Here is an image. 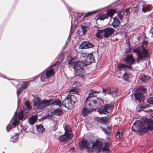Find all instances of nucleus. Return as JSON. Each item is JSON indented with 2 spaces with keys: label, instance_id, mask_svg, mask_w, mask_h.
I'll list each match as a JSON object with an SVG mask.
<instances>
[{
  "label": "nucleus",
  "instance_id": "f257e3e1",
  "mask_svg": "<svg viewBox=\"0 0 153 153\" xmlns=\"http://www.w3.org/2000/svg\"><path fill=\"white\" fill-rule=\"evenodd\" d=\"M79 146L80 149H85L88 152L91 153L95 151L100 152L102 149V143L98 140L93 143L91 140L87 141L82 139L81 141L79 143Z\"/></svg>",
  "mask_w": 153,
  "mask_h": 153
},
{
  "label": "nucleus",
  "instance_id": "f03ea898",
  "mask_svg": "<svg viewBox=\"0 0 153 153\" xmlns=\"http://www.w3.org/2000/svg\"><path fill=\"white\" fill-rule=\"evenodd\" d=\"M52 100V99H44L41 101L39 97H34L33 99L34 108L36 110H39L40 111H41L46 107L50 105Z\"/></svg>",
  "mask_w": 153,
  "mask_h": 153
},
{
  "label": "nucleus",
  "instance_id": "7ed1b4c3",
  "mask_svg": "<svg viewBox=\"0 0 153 153\" xmlns=\"http://www.w3.org/2000/svg\"><path fill=\"white\" fill-rule=\"evenodd\" d=\"M133 52L135 53L137 56V62L143 61L149 56V51L143 46L134 49Z\"/></svg>",
  "mask_w": 153,
  "mask_h": 153
},
{
  "label": "nucleus",
  "instance_id": "20e7f679",
  "mask_svg": "<svg viewBox=\"0 0 153 153\" xmlns=\"http://www.w3.org/2000/svg\"><path fill=\"white\" fill-rule=\"evenodd\" d=\"M16 113L17 112L16 111L12 119V122L11 123H10L6 127L7 131L8 132L12 129L13 127H15L16 126H17L18 130H20L21 132H25L27 128V126H24V128H23L22 126L19 125V121L16 117Z\"/></svg>",
  "mask_w": 153,
  "mask_h": 153
},
{
  "label": "nucleus",
  "instance_id": "39448f33",
  "mask_svg": "<svg viewBox=\"0 0 153 153\" xmlns=\"http://www.w3.org/2000/svg\"><path fill=\"white\" fill-rule=\"evenodd\" d=\"M86 65L83 61H79L76 62V64L73 68L74 69V75L75 76H79L83 79L85 76L83 74L84 73V67Z\"/></svg>",
  "mask_w": 153,
  "mask_h": 153
},
{
  "label": "nucleus",
  "instance_id": "423d86ee",
  "mask_svg": "<svg viewBox=\"0 0 153 153\" xmlns=\"http://www.w3.org/2000/svg\"><path fill=\"white\" fill-rule=\"evenodd\" d=\"M132 130L139 135H143L146 133L147 129L143 123L139 120L134 122L132 127Z\"/></svg>",
  "mask_w": 153,
  "mask_h": 153
},
{
  "label": "nucleus",
  "instance_id": "0eeeda50",
  "mask_svg": "<svg viewBox=\"0 0 153 153\" xmlns=\"http://www.w3.org/2000/svg\"><path fill=\"white\" fill-rule=\"evenodd\" d=\"M60 63L59 61H57L56 63L51 65L44 71L45 73V75L47 77L49 78L54 76L55 71H56L58 68V65L60 64Z\"/></svg>",
  "mask_w": 153,
  "mask_h": 153
},
{
  "label": "nucleus",
  "instance_id": "6e6552de",
  "mask_svg": "<svg viewBox=\"0 0 153 153\" xmlns=\"http://www.w3.org/2000/svg\"><path fill=\"white\" fill-rule=\"evenodd\" d=\"M70 97H71V98L66 97L63 101V106L65 107H71L73 106L72 102H73L74 104L75 103V102L72 100L71 99V98L74 97L73 95H71Z\"/></svg>",
  "mask_w": 153,
  "mask_h": 153
},
{
  "label": "nucleus",
  "instance_id": "1a4fd4ad",
  "mask_svg": "<svg viewBox=\"0 0 153 153\" xmlns=\"http://www.w3.org/2000/svg\"><path fill=\"white\" fill-rule=\"evenodd\" d=\"M82 56L85 57L86 56L85 61L84 62L86 65L94 62L95 61L94 57L92 54L88 53L83 54Z\"/></svg>",
  "mask_w": 153,
  "mask_h": 153
},
{
  "label": "nucleus",
  "instance_id": "9d476101",
  "mask_svg": "<svg viewBox=\"0 0 153 153\" xmlns=\"http://www.w3.org/2000/svg\"><path fill=\"white\" fill-rule=\"evenodd\" d=\"M124 60L126 64H128L130 66L134 63L135 61L132 55H127L124 58Z\"/></svg>",
  "mask_w": 153,
  "mask_h": 153
},
{
  "label": "nucleus",
  "instance_id": "9b49d317",
  "mask_svg": "<svg viewBox=\"0 0 153 153\" xmlns=\"http://www.w3.org/2000/svg\"><path fill=\"white\" fill-rule=\"evenodd\" d=\"M95 110L94 108L91 107V108H87L85 106L82 108L81 112L83 116H87L91 112Z\"/></svg>",
  "mask_w": 153,
  "mask_h": 153
},
{
  "label": "nucleus",
  "instance_id": "f8f14e48",
  "mask_svg": "<svg viewBox=\"0 0 153 153\" xmlns=\"http://www.w3.org/2000/svg\"><path fill=\"white\" fill-rule=\"evenodd\" d=\"M104 37L107 38L114 34V30L111 27H107L104 29Z\"/></svg>",
  "mask_w": 153,
  "mask_h": 153
},
{
  "label": "nucleus",
  "instance_id": "ddd939ff",
  "mask_svg": "<svg viewBox=\"0 0 153 153\" xmlns=\"http://www.w3.org/2000/svg\"><path fill=\"white\" fill-rule=\"evenodd\" d=\"M73 136V133H70L67 135L64 134L60 136L59 139L60 141L62 142H65L67 141L68 139H71Z\"/></svg>",
  "mask_w": 153,
  "mask_h": 153
},
{
  "label": "nucleus",
  "instance_id": "4468645a",
  "mask_svg": "<svg viewBox=\"0 0 153 153\" xmlns=\"http://www.w3.org/2000/svg\"><path fill=\"white\" fill-rule=\"evenodd\" d=\"M80 46L82 49H87L93 47L94 45L88 41L83 42L80 45Z\"/></svg>",
  "mask_w": 153,
  "mask_h": 153
},
{
  "label": "nucleus",
  "instance_id": "2eb2a0df",
  "mask_svg": "<svg viewBox=\"0 0 153 153\" xmlns=\"http://www.w3.org/2000/svg\"><path fill=\"white\" fill-rule=\"evenodd\" d=\"M117 66L119 70L120 71H126V69L127 68L129 69L130 70H132V69L131 66L123 63H120L117 65Z\"/></svg>",
  "mask_w": 153,
  "mask_h": 153
},
{
  "label": "nucleus",
  "instance_id": "dca6fc26",
  "mask_svg": "<svg viewBox=\"0 0 153 153\" xmlns=\"http://www.w3.org/2000/svg\"><path fill=\"white\" fill-rule=\"evenodd\" d=\"M144 122L149 129L153 130V120L151 119L146 118L144 120Z\"/></svg>",
  "mask_w": 153,
  "mask_h": 153
},
{
  "label": "nucleus",
  "instance_id": "f3484780",
  "mask_svg": "<svg viewBox=\"0 0 153 153\" xmlns=\"http://www.w3.org/2000/svg\"><path fill=\"white\" fill-rule=\"evenodd\" d=\"M135 93L134 94L135 99L137 100L138 102H141L143 101L144 96L143 94L141 92H139L137 91H135Z\"/></svg>",
  "mask_w": 153,
  "mask_h": 153
},
{
  "label": "nucleus",
  "instance_id": "a211bd4d",
  "mask_svg": "<svg viewBox=\"0 0 153 153\" xmlns=\"http://www.w3.org/2000/svg\"><path fill=\"white\" fill-rule=\"evenodd\" d=\"M91 98L89 97H87L86 98L85 100L84 101V106L87 107V108H91L92 107V100H90Z\"/></svg>",
  "mask_w": 153,
  "mask_h": 153
},
{
  "label": "nucleus",
  "instance_id": "6ab92c4d",
  "mask_svg": "<svg viewBox=\"0 0 153 153\" xmlns=\"http://www.w3.org/2000/svg\"><path fill=\"white\" fill-rule=\"evenodd\" d=\"M104 35L105 33L104 29L101 30L98 29L97 30L95 36L98 38L101 39L102 38V36H103L104 37Z\"/></svg>",
  "mask_w": 153,
  "mask_h": 153
},
{
  "label": "nucleus",
  "instance_id": "aec40b11",
  "mask_svg": "<svg viewBox=\"0 0 153 153\" xmlns=\"http://www.w3.org/2000/svg\"><path fill=\"white\" fill-rule=\"evenodd\" d=\"M37 77L40 78L42 82H46L48 79V78L45 75V73L44 71L39 74Z\"/></svg>",
  "mask_w": 153,
  "mask_h": 153
},
{
  "label": "nucleus",
  "instance_id": "412c9836",
  "mask_svg": "<svg viewBox=\"0 0 153 153\" xmlns=\"http://www.w3.org/2000/svg\"><path fill=\"white\" fill-rule=\"evenodd\" d=\"M38 116L37 115H33L31 117L29 121V123L32 125H33L37 119Z\"/></svg>",
  "mask_w": 153,
  "mask_h": 153
},
{
  "label": "nucleus",
  "instance_id": "4be33fe9",
  "mask_svg": "<svg viewBox=\"0 0 153 153\" xmlns=\"http://www.w3.org/2000/svg\"><path fill=\"white\" fill-rule=\"evenodd\" d=\"M120 24V21L119 19L116 17H114V21L112 23L113 27L115 28H116L118 27Z\"/></svg>",
  "mask_w": 153,
  "mask_h": 153
},
{
  "label": "nucleus",
  "instance_id": "5701e85b",
  "mask_svg": "<svg viewBox=\"0 0 153 153\" xmlns=\"http://www.w3.org/2000/svg\"><path fill=\"white\" fill-rule=\"evenodd\" d=\"M117 88L116 87L111 88V95H112L113 97L115 98L117 97Z\"/></svg>",
  "mask_w": 153,
  "mask_h": 153
},
{
  "label": "nucleus",
  "instance_id": "b1692460",
  "mask_svg": "<svg viewBox=\"0 0 153 153\" xmlns=\"http://www.w3.org/2000/svg\"><path fill=\"white\" fill-rule=\"evenodd\" d=\"M110 146V145L109 143L105 142V146L102 149V152H106L107 153L109 152H110L109 148Z\"/></svg>",
  "mask_w": 153,
  "mask_h": 153
},
{
  "label": "nucleus",
  "instance_id": "393cba45",
  "mask_svg": "<svg viewBox=\"0 0 153 153\" xmlns=\"http://www.w3.org/2000/svg\"><path fill=\"white\" fill-rule=\"evenodd\" d=\"M68 61V64L70 65V67H72L74 68L76 64V62H77L76 61L75 59L73 57H71L70 60Z\"/></svg>",
  "mask_w": 153,
  "mask_h": 153
},
{
  "label": "nucleus",
  "instance_id": "a878e982",
  "mask_svg": "<svg viewBox=\"0 0 153 153\" xmlns=\"http://www.w3.org/2000/svg\"><path fill=\"white\" fill-rule=\"evenodd\" d=\"M116 13V10L115 9H110L108 10L107 11L106 13L108 15V17L110 16L112 17L113 16L114 14Z\"/></svg>",
  "mask_w": 153,
  "mask_h": 153
},
{
  "label": "nucleus",
  "instance_id": "bb28decb",
  "mask_svg": "<svg viewBox=\"0 0 153 153\" xmlns=\"http://www.w3.org/2000/svg\"><path fill=\"white\" fill-rule=\"evenodd\" d=\"M51 104L53 105H57L59 107L63 106V102H62L59 100H55L52 102H51Z\"/></svg>",
  "mask_w": 153,
  "mask_h": 153
},
{
  "label": "nucleus",
  "instance_id": "cd10ccee",
  "mask_svg": "<svg viewBox=\"0 0 153 153\" xmlns=\"http://www.w3.org/2000/svg\"><path fill=\"white\" fill-rule=\"evenodd\" d=\"M102 92L100 90L95 91L94 89L91 90V92L89 93L88 97L91 98L94 96V94H99Z\"/></svg>",
  "mask_w": 153,
  "mask_h": 153
},
{
  "label": "nucleus",
  "instance_id": "c85d7f7f",
  "mask_svg": "<svg viewBox=\"0 0 153 153\" xmlns=\"http://www.w3.org/2000/svg\"><path fill=\"white\" fill-rule=\"evenodd\" d=\"M70 92H74V94H79V90L78 89L77 87H72L70 90Z\"/></svg>",
  "mask_w": 153,
  "mask_h": 153
},
{
  "label": "nucleus",
  "instance_id": "c756f323",
  "mask_svg": "<svg viewBox=\"0 0 153 153\" xmlns=\"http://www.w3.org/2000/svg\"><path fill=\"white\" fill-rule=\"evenodd\" d=\"M62 113L61 110L59 108L55 109L53 111V114L56 116H60L62 114Z\"/></svg>",
  "mask_w": 153,
  "mask_h": 153
},
{
  "label": "nucleus",
  "instance_id": "7c9ffc66",
  "mask_svg": "<svg viewBox=\"0 0 153 153\" xmlns=\"http://www.w3.org/2000/svg\"><path fill=\"white\" fill-rule=\"evenodd\" d=\"M23 108H27L28 110H30L31 108V106L30 105V102L28 101H26L23 106Z\"/></svg>",
  "mask_w": 153,
  "mask_h": 153
},
{
  "label": "nucleus",
  "instance_id": "2f4dec72",
  "mask_svg": "<svg viewBox=\"0 0 153 153\" xmlns=\"http://www.w3.org/2000/svg\"><path fill=\"white\" fill-rule=\"evenodd\" d=\"M123 135V132L121 130H119L115 135V137L116 139H118L122 137Z\"/></svg>",
  "mask_w": 153,
  "mask_h": 153
},
{
  "label": "nucleus",
  "instance_id": "473e14b6",
  "mask_svg": "<svg viewBox=\"0 0 153 153\" xmlns=\"http://www.w3.org/2000/svg\"><path fill=\"white\" fill-rule=\"evenodd\" d=\"M131 76L130 74L125 73L123 75V78L126 81L128 82L129 78Z\"/></svg>",
  "mask_w": 153,
  "mask_h": 153
},
{
  "label": "nucleus",
  "instance_id": "72a5a7b5",
  "mask_svg": "<svg viewBox=\"0 0 153 153\" xmlns=\"http://www.w3.org/2000/svg\"><path fill=\"white\" fill-rule=\"evenodd\" d=\"M108 117H102L101 118L97 117V118L98 120H99L100 122L103 123H106L108 120Z\"/></svg>",
  "mask_w": 153,
  "mask_h": 153
},
{
  "label": "nucleus",
  "instance_id": "f704fd0d",
  "mask_svg": "<svg viewBox=\"0 0 153 153\" xmlns=\"http://www.w3.org/2000/svg\"><path fill=\"white\" fill-rule=\"evenodd\" d=\"M135 91H137L139 92H141L143 94L146 93V88L145 87H141L137 89H136Z\"/></svg>",
  "mask_w": 153,
  "mask_h": 153
},
{
  "label": "nucleus",
  "instance_id": "c9c22d12",
  "mask_svg": "<svg viewBox=\"0 0 153 153\" xmlns=\"http://www.w3.org/2000/svg\"><path fill=\"white\" fill-rule=\"evenodd\" d=\"M103 107L106 112L108 110H111L114 108V106L112 104L106 105Z\"/></svg>",
  "mask_w": 153,
  "mask_h": 153
},
{
  "label": "nucleus",
  "instance_id": "e433bc0d",
  "mask_svg": "<svg viewBox=\"0 0 153 153\" xmlns=\"http://www.w3.org/2000/svg\"><path fill=\"white\" fill-rule=\"evenodd\" d=\"M102 92L105 93V95L106 94H108L111 95V88L108 87L106 89H104L103 87H102Z\"/></svg>",
  "mask_w": 153,
  "mask_h": 153
},
{
  "label": "nucleus",
  "instance_id": "4c0bfd02",
  "mask_svg": "<svg viewBox=\"0 0 153 153\" xmlns=\"http://www.w3.org/2000/svg\"><path fill=\"white\" fill-rule=\"evenodd\" d=\"M108 15L107 13H104L100 15L97 19H100L101 20H103L104 19L108 18Z\"/></svg>",
  "mask_w": 153,
  "mask_h": 153
},
{
  "label": "nucleus",
  "instance_id": "58836bf2",
  "mask_svg": "<svg viewBox=\"0 0 153 153\" xmlns=\"http://www.w3.org/2000/svg\"><path fill=\"white\" fill-rule=\"evenodd\" d=\"M150 7L149 5H146L145 7H143L142 8V11L143 13L149 11H150Z\"/></svg>",
  "mask_w": 153,
  "mask_h": 153
},
{
  "label": "nucleus",
  "instance_id": "ea45409f",
  "mask_svg": "<svg viewBox=\"0 0 153 153\" xmlns=\"http://www.w3.org/2000/svg\"><path fill=\"white\" fill-rule=\"evenodd\" d=\"M24 112L23 111H21L19 112L18 114V120H23L24 118Z\"/></svg>",
  "mask_w": 153,
  "mask_h": 153
},
{
  "label": "nucleus",
  "instance_id": "a19ab883",
  "mask_svg": "<svg viewBox=\"0 0 153 153\" xmlns=\"http://www.w3.org/2000/svg\"><path fill=\"white\" fill-rule=\"evenodd\" d=\"M36 128L39 132H42L43 131H44V128L43 126L42 125H39L36 126Z\"/></svg>",
  "mask_w": 153,
  "mask_h": 153
},
{
  "label": "nucleus",
  "instance_id": "79ce46f5",
  "mask_svg": "<svg viewBox=\"0 0 153 153\" xmlns=\"http://www.w3.org/2000/svg\"><path fill=\"white\" fill-rule=\"evenodd\" d=\"M147 76L145 75L141 76H139V79L140 80L143 82H145L147 79Z\"/></svg>",
  "mask_w": 153,
  "mask_h": 153
},
{
  "label": "nucleus",
  "instance_id": "37998d69",
  "mask_svg": "<svg viewBox=\"0 0 153 153\" xmlns=\"http://www.w3.org/2000/svg\"><path fill=\"white\" fill-rule=\"evenodd\" d=\"M28 82V81L24 82L23 84L21 85V87L24 89H26L28 86L29 84Z\"/></svg>",
  "mask_w": 153,
  "mask_h": 153
},
{
  "label": "nucleus",
  "instance_id": "c03bdc74",
  "mask_svg": "<svg viewBox=\"0 0 153 153\" xmlns=\"http://www.w3.org/2000/svg\"><path fill=\"white\" fill-rule=\"evenodd\" d=\"M123 13L122 10H120L117 14L118 17L120 19L122 20L123 18Z\"/></svg>",
  "mask_w": 153,
  "mask_h": 153
},
{
  "label": "nucleus",
  "instance_id": "a18cd8bd",
  "mask_svg": "<svg viewBox=\"0 0 153 153\" xmlns=\"http://www.w3.org/2000/svg\"><path fill=\"white\" fill-rule=\"evenodd\" d=\"M98 111L99 113L100 114H105L106 112L105 109L103 108V107H101L98 109Z\"/></svg>",
  "mask_w": 153,
  "mask_h": 153
},
{
  "label": "nucleus",
  "instance_id": "49530a36",
  "mask_svg": "<svg viewBox=\"0 0 153 153\" xmlns=\"http://www.w3.org/2000/svg\"><path fill=\"white\" fill-rule=\"evenodd\" d=\"M98 103L97 106H99L103 104V101L101 98H97L96 99Z\"/></svg>",
  "mask_w": 153,
  "mask_h": 153
},
{
  "label": "nucleus",
  "instance_id": "de8ad7c7",
  "mask_svg": "<svg viewBox=\"0 0 153 153\" xmlns=\"http://www.w3.org/2000/svg\"><path fill=\"white\" fill-rule=\"evenodd\" d=\"M64 129L65 130V133L64 134H65L67 135H68V134H70L68 133L71 131V130H69L68 129L66 125L64 126Z\"/></svg>",
  "mask_w": 153,
  "mask_h": 153
},
{
  "label": "nucleus",
  "instance_id": "09e8293b",
  "mask_svg": "<svg viewBox=\"0 0 153 153\" xmlns=\"http://www.w3.org/2000/svg\"><path fill=\"white\" fill-rule=\"evenodd\" d=\"M97 12V11H93L90 12H88L86 13L85 15L84 18L85 17H87L91 15L92 14L96 13Z\"/></svg>",
  "mask_w": 153,
  "mask_h": 153
},
{
  "label": "nucleus",
  "instance_id": "8fccbe9b",
  "mask_svg": "<svg viewBox=\"0 0 153 153\" xmlns=\"http://www.w3.org/2000/svg\"><path fill=\"white\" fill-rule=\"evenodd\" d=\"M81 28L83 31V34L85 33L87 31V27L84 26H82L81 27Z\"/></svg>",
  "mask_w": 153,
  "mask_h": 153
},
{
  "label": "nucleus",
  "instance_id": "3c124183",
  "mask_svg": "<svg viewBox=\"0 0 153 153\" xmlns=\"http://www.w3.org/2000/svg\"><path fill=\"white\" fill-rule=\"evenodd\" d=\"M18 137V134H16V135L13 136L11 138V141L13 142H14V141L16 140H17Z\"/></svg>",
  "mask_w": 153,
  "mask_h": 153
},
{
  "label": "nucleus",
  "instance_id": "603ef678",
  "mask_svg": "<svg viewBox=\"0 0 153 153\" xmlns=\"http://www.w3.org/2000/svg\"><path fill=\"white\" fill-rule=\"evenodd\" d=\"M23 89H24L21 87L18 88L17 91V94L18 96L20 94L22 91Z\"/></svg>",
  "mask_w": 153,
  "mask_h": 153
},
{
  "label": "nucleus",
  "instance_id": "864d4df0",
  "mask_svg": "<svg viewBox=\"0 0 153 153\" xmlns=\"http://www.w3.org/2000/svg\"><path fill=\"white\" fill-rule=\"evenodd\" d=\"M147 102L149 104H153V97L149 98L147 100Z\"/></svg>",
  "mask_w": 153,
  "mask_h": 153
},
{
  "label": "nucleus",
  "instance_id": "5fc2aeb1",
  "mask_svg": "<svg viewBox=\"0 0 153 153\" xmlns=\"http://www.w3.org/2000/svg\"><path fill=\"white\" fill-rule=\"evenodd\" d=\"M101 128L102 130V131L105 133V134L107 135H108L109 134V131H107L106 130V129L105 128L101 127Z\"/></svg>",
  "mask_w": 153,
  "mask_h": 153
},
{
  "label": "nucleus",
  "instance_id": "6e6d98bb",
  "mask_svg": "<svg viewBox=\"0 0 153 153\" xmlns=\"http://www.w3.org/2000/svg\"><path fill=\"white\" fill-rule=\"evenodd\" d=\"M50 116V115H47L46 116H44L42 117L41 119L43 120L45 119L46 118H49V117Z\"/></svg>",
  "mask_w": 153,
  "mask_h": 153
},
{
  "label": "nucleus",
  "instance_id": "4d7b16f0",
  "mask_svg": "<svg viewBox=\"0 0 153 153\" xmlns=\"http://www.w3.org/2000/svg\"><path fill=\"white\" fill-rule=\"evenodd\" d=\"M106 129L107 131H109V134L111 132V127L109 126H108L107 127V128H106Z\"/></svg>",
  "mask_w": 153,
  "mask_h": 153
},
{
  "label": "nucleus",
  "instance_id": "13d9d810",
  "mask_svg": "<svg viewBox=\"0 0 153 153\" xmlns=\"http://www.w3.org/2000/svg\"><path fill=\"white\" fill-rule=\"evenodd\" d=\"M92 101V102H93L94 104L97 105L98 103L97 102V100H93Z\"/></svg>",
  "mask_w": 153,
  "mask_h": 153
},
{
  "label": "nucleus",
  "instance_id": "bf43d9fd",
  "mask_svg": "<svg viewBox=\"0 0 153 153\" xmlns=\"http://www.w3.org/2000/svg\"><path fill=\"white\" fill-rule=\"evenodd\" d=\"M71 38L70 36H69L68 37V39L67 40V43L66 44H67L71 40Z\"/></svg>",
  "mask_w": 153,
  "mask_h": 153
},
{
  "label": "nucleus",
  "instance_id": "052dcab7",
  "mask_svg": "<svg viewBox=\"0 0 153 153\" xmlns=\"http://www.w3.org/2000/svg\"><path fill=\"white\" fill-rule=\"evenodd\" d=\"M146 111L147 112H152L153 111V110L151 109H149L147 110Z\"/></svg>",
  "mask_w": 153,
  "mask_h": 153
},
{
  "label": "nucleus",
  "instance_id": "680f3d73",
  "mask_svg": "<svg viewBox=\"0 0 153 153\" xmlns=\"http://www.w3.org/2000/svg\"><path fill=\"white\" fill-rule=\"evenodd\" d=\"M57 128L56 126H55L53 128V130L54 131H56L57 130Z\"/></svg>",
  "mask_w": 153,
  "mask_h": 153
},
{
  "label": "nucleus",
  "instance_id": "e2e57ef3",
  "mask_svg": "<svg viewBox=\"0 0 153 153\" xmlns=\"http://www.w3.org/2000/svg\"><path fill=\"white\" fill-rule=\"evenodd\" d=\"M64 53H62L61 54V55H60V56L61 57H62L63 56H64Z\"/></svg>",
  "mask_w": 153,
  "mask_h": 153
},
{
  "label": "nucleus",
  "instance_id": "0e129e2a",
  "mask_svg": "<svg viewBox=\"0 0 153 153\" xmlns=\"http://www.w3.org/2000/svg\"><path fill=\"white\" fill-rule=\"evenodd\" d=\"M99 28V27L97 26H95L94 28L95 29H98Z\"/></svg>",
  "mask_w": 153,
  "mask_h": 153
},
{
  "label": "nucleus",
  "instance_id": "69168bd1",
  "mask_svg": "<svg viewBox=\"0 0 153 153\" xmlns=\"http://www.w3.org/2000/svg\"><path fill=\"white\" fill-rule=\"evenodd\" d=\"M72 25L71 24V29L72 28Z\"/></svg>",
  "mask_w": 153,
  "mask_h": 153
},
{
  "label": "nucleus",
  "instance_id": "338daca9",
  "mask_svg": "<svg viewBox=\"0 0 153 153\" xmlns=\"http://www.w3.org/2000/svg\"><path fill=\"white\" fill-rule=\"evenodd\" d=\"M69 10L71 11V9H69V10Z\"/></svg>",
  "mask_w": 153,
  "mask_h": 153
},
{
  "label": "nucleus",
  "instance_id": "774afa93",
  "mask_svg": "<svg viewBox=\"0 0 153 153\" xmlns=\"http://www.w3.org/2000/svg\"><path fill=\"white\" fill-rule=\"evenodd\" d=\"M72 149H73V150H74V148H72Z\"/></svg>",
  "mask_w": 153,
  "mask_h": 153
}]
</instances>
